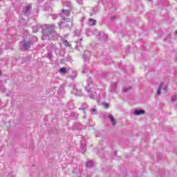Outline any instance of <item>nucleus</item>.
<instances>
[{
  "label": "nucleus",
  "instance_id": "nucleus-29",
  "mask_svg": "<svg viewBox=\"0 0 177 177\" xmlns=\"http://www.w3.org/2000/svg\"><path fill=\"white\" fill-rule=\"evenodd\" d=\"M82 73H83V74H88V71L86 70V68H84L83 69Z\"/></svg>",
  "mask_w": 177,
  "mask_h": 177
},
{
  "label": "nucleus",
  "instance_id": "nucleus-21",
  "mask_svg": "<svg viewBox=\"0 0 177 177\" xmlns=\"http://www.w3.org/2000/svg\"><path fill=\"white\" fill-rule=\"evenodd\" d=\"M88 53H89V51H85L84 55H83V59L86 61L88 59H89V55H88Z\"/></svg>",
  "mask_w": 177,
  "mask_h": 177
},
{
  "label": "nucleus",
  "instance_id": "nucleus-8",
  "mask_svg": "<svg viewBox=\"0 0 177 177\" xmlns=\"http://www.w3.org/2000/svg\"><path fill=\"white\" fill-rule=\"evenodd\" d=\"M79 110H82L84 113L83 118L85 120L86 118V115L85 114L88 111V104L86 103L82 104V106L79 108Z\"/></svg>",
  "mask_w": 177,
  "mask_h": 177
},
{
  "label": "nucleus",
  "instance_id": "nucleus-2",
  "mask_svg": "<svg viewBox=\"0 0 177 177\" xmlns=\"http://www.w3.org/2000/svg\"><path fill=\"white\" fill-rule=\"evenodd\" d=\"M43 39H50V37L55 35V26L54 25H43L41 26Z\"/></svg>",
  "mask_w": 177,
  "mask_h": 177
},
{
  "label": "nucleus",
  "instance_id": "nucleus-13",
  "mask_svg": "<svg viewBox=\"0 0 177 177\" xmlns=\"http://www.w3.org/2000/svg\"><path fill=\"white\" fill-rule=\"evenodd\" d=\"M108 118L110 120L111 123L113 127H115V125H117V122H115V119L114 118V116H113V115H109L108 116Z\"/></svg>",
  "mask_w": 177,
  "mask_h": 177
},
{
  "label": "nucleus",
  "instance_id": "nucleus-45",
  "mask_svg": "<svg viewBox=\"0 0 177 177\" xmlns=\"http://www.w3.org/2000/svg\"><path fill=\"white\" fill-rule=\"evenodd\" d=\"M0 1H2V0H0Z\"/></svg>",
  "mask_w": 177,
  "mask_h": 177
},
{
  "label": "nucleus",
  "instance_id": "nucleus-17",
  "mask_svg": "<svg viewBox=\"0 0 177 177\" xmlns=\"http://www.w3.org/2000/svg\"><path fill=\"white\" fill-rule=\"evenodd\" d=\"M115 89H117V83H112L111 84V88H110L111 92H115Z\"/></svg>",
  "mask_w": 177,
  "mask_h": 177
},
{
  "label": "nucleus",
  "instance_id": "nucleus-37",
  "mask_svg": "<svg viewBox=\"0 0 177 177\" xmlns=\"http://www.w3.org/2000/svg\"><path fill=\"white\" fill-rule=\"evenodd\" d=\"M175 75H177V70L174 72Z\"/></svg>",
  "mask_w": 177,
  "mask_h": 177
},
{
  "label": "nucleus",
  "instance_id": "nucleus-23",
  "mask_svg": "<svg viewBox=\"0 0 177 177\" xmlns=\"http://www.w3.org/2000/svg\"><path fill=\"white\" fill-rule=\"evenodd\" d=\"M62 43L64 44V45H65L66 46H68V47H70L71 45H70V43H68V41L66 40V39H64L62 41Z\"/></svg>",
  "mask_w": 177,
  "mask_h": 177
},
{
  "label": "nucleus",
  "instance_id": "nucleus-18",
  "mask_svg": "<svg viewBox=\"0 0 177 177\" xmlns=\"http://www.w3.org/2000/svg\"><path fill=\"white\" fill-rule=\"evenodd\" d=\"M97 12H99L98 6H95V7L93 8L92 13L91 14V16H92L93 15H96V13H97Z\"/></svg>",
  "mask_w": 177,
  "mask_h": 177
},
{
  "label": "nucleus",
  "instance_id": "nucleus-1",
  "mask_svg": "<svg viewBox=\"0 0 177 177\" xmlns=\"http://www.w3.org/2000/svg\"><path fill=\"white\" fill-rule=\"evenodd\" d=\"M96 84H93V82H92V78L90 77L87 80V85L85 87V89L88 93L89 97L91 99H93V100H97V102H99L100 100H104V93L101 92V93H98L96 91Z\"/></svg>",
  "mask_w": 177,
  "mask_h": 177
},
{
  "label": "nucleus",
  "instance_id": "nucleus-35",
  "mask_svg": "<svg viewBox=\"0 0 177 177\" xmlns=\"http://www.w3.org/2000/svg\"><path fill=\"white\" fill-rule=\"evenodd\" d=\"M115 17V16H112L111 17V20H113V19Z\"/></svg>",
  "mask_w": 177,
  "mask_h": 177
},
{
  "label": "nucleus",
  "instance_id": "nucleus-34",
  "mask_svg": "<svg viewBox=\"0 0 177 177\" xmlns=\"http://www.w3.org/2000/svg\"><path fill=\"white\" fill-rule=\"evenodd\" d=\"M82 151H86V147H83Z\"/></svg>",
  "mask_w": 177,
  "mask_h": 177
},
{
  "label": "nucleus",
  "instance_id": "nucleus-31",
  "mask_svg": "<svg viewBox=\"0 0 177 177\" xmlns=\"http://www.w3.org/2000/svg\"><path fill=\"white\" fill-rule=\"evenodd\" d=\"M85 19H86L85 17H82L81 18V19H80L81 23H84V21H85Z\"/></svg>",
  "mask_w": 177,
  "mask_h": 177
},
{
  "label": "nucleus",
  "instance_id": "nucleus-30",
  "mask_svg": "<svg viewBox=\"0 0 177 177\" xmlns=\"http://www.w3.org/2000/svg\"><path fill=\"white\" fill-rule=\"evenodd\" d=\"M103 106H104V107L105 109H109V104L104 103V104H103Z\"/></svg>",
  "mask_w": 177,
  "mask_h": 177
},
{
  "label": "nucleus",
  "instance_id": "nucleus-40",
  "mask_svg": "<svg viewBox=\"0 0 177 177\" xmlns=\"http://www.w3.org/2000/svg\"><path fill=\"white\" fill-rule=\"evenodd\" d=\"M175 34H176V35H177V30H176Z\"/></svg>",
  "mask_w": 177,
  "mask_h": 177
},
{
  "label": "nucleus",
  "instance_id": "nucleus-39",
  "mask_svg": "<svg viewBox=\"0 0 177 177\" xmlns=\"http://www.w3.org/2000/svg\"><path fill=\"white\" fill-rule=\"evenodd\" d=\"M78 48V44L75 46V49H77Z\"/></svg>",
  "mask_w": 177,
  "mask_h": 177
},
{
  "label": "nucleus",
  "instance_id": "nucleus-15",
  "mask_svg": "<svg viewBox=\"0 0 177 177\" xmlns=\"http://www.w3.org/2000/svg\"><path fill=\"white\" fill-rule=\"evenodd\" d=\"M67 78H70L72 80H75V78H77V72L75 71H73V75H68Z\"/></svg>",
  "mask_w": 177,
  "mask_h": 177
},
{
  "label": "nucleus",
  "instance_id": "nucleus-38",
  "mask_svg": "<svg viewBox=\"0 0 177 177\" xmlns=\"http://www.w3.org/2000/svg\"><path fill=\"white\" fill-rule=\"evenodd\" d=\"M38 1V2H42V1H44V0H37Z\"/></svg>",
  "mask_w": 177,
  "mask_h": 177
},
{
  "label": "nucleus",
  "instance_id": "nucleus-5",
  "mask_svg": "<svg viewBox=\"0 0 177 177\" xmlns=\"http://www.w3.org/2000/svg\"><path fill=\"white\" fill-rule=\"evenodd\" d=\"M34 45V41L31 40L24 41L21 44V50H28Z\"/></svg>",
  "mask_w": 177,
  "mask_h": 177
},
{
  "label": "nucleus",
  "instance_id": "nucleus-16",
  "mask_svg": "<svg viewBox=\"0 0 177 177\" xmlns=\"http://www.w3.org/2000/svg\"><path fill=\"white\" fill-rule=\"evenodd\" d=\"M88 26H96V20L95 19H88V24H87Z\"/></svg>",
  "mask_w": 177,
  "mask_h": 177
},
{
  "label": "nucleus",
  "instance_id": "nucleus-41",
  "mask_svg": "<svg viewBox=\"0 0 177 177\" xmlns=\"http://www.w3.org/2000/svg\"><path fill=\"white\" fill-rule=\"evenodd\" d=\"M2 75V72L0 71V76Z\"/></svg>",
  "mask_w": 177,
  "mask_h": 177
},
{
  "label": "nucleus",
  "instance_id": "nucleus-36",
  "mask_svg": "<svg viewBox=\"0 0 177 177\" xmlns=\"http://www.w3.org/2000/svg\"><path fill=\"white\" fill-rule=\"evenodd\" d=\"M35 41H38V38L37 37H34Z\"/></svg>",
  "mask_w": 177,
  "mask_h": 177
},
{
  "label": "nucleus",
  "instance_id": "nucleus-20",
  "mask_svg": "<svg viewBox=\"0 0 177 177\" xmlns=\"http://www.w3.org/2000/svg\"><path fill=\"white\" fill-rule=\"evenodd\" d=\"M86 165L88 168H92V167H93V162L92 160H88L87 161Z\"/></svg>",
  "mask_w": 177,
  "mask_h": 177
},
{
  "label": "nucleus",
  "instance_id": "nucleus-32",
  "mask_svg": "<svg viewBox=\"0 0 177 177\" xmlns=\"http://www.w3.org/2000/svg\"><path fill=\"white\" fill-rule=\"evenodd\" d=\"M77 2L79 5H82V0H77Z\"/></svg>",
  "mask_w": 177,
  "mask_h": 177
},
{
  "label": "nucleus",
  "instance_id": "nucleus-43",
  "mask_svg": "<svg viewBox=\"0 0 177 177\" xmlns=\"http://www.w3.org/2000/svg\"><path fill=\"white\" fill-rule=\"evenodd\" d=\"M49 9V10H52V8H48Z\"/></svg>",
  "mask_w": 177,
  "mask_h": 177
},
{
  "label": "nucleus",
  "instance_id": "nucleus-4",
  "mask_svg": "<svg viewBox=\"0 0 177 177\" xmlns=\"http://www.w3.org/2000/svg\"><path fill=\"white\" fill-rule=\"evenodd\" d=\"M60 28L71 30L73 28V21L71 19H64L59 24Z\"/></svg>",
  "mask_w": 177,
  "mask_h": 177
},
{
  "label": "nucleus",
  "instance_id": "nucleus-14",
  "mask_svg": "<svg viewBox=\"0 0 177 177\" xmlns=\"http://www.w3.org/2000/svg\"><path fill=\"white\" fill-rule=\"evenodd\" d=\"M145 111L143 109H136L134 111L135 115H140L142 114H145Z\"/></svg>",
  "mask_w": 177,
  "mask_h": 177
},
{
  "label": "nucleus",
  "instance_id": "nucleus-33",
  "mask_svg": "<svg viewBox=\"0 0 177 177\" xmlns=\"http://www.w3.org/2000/svg\"><path fill=\"white\" fill-rule=\"evenodd\" d=\"M51 16L53 17V19H57V15H52Z\"/></svg>",
  "mask_w": 177,
  "mask_h": 177
},
{
  "label": "nucleus",
  "instance_id": "nucleus-27",
  "mask_svg": "<svg viewBox=\"0 0 177 177\" xmlns=\"http://www.w3.org/2000/svg\"><path fill=\"white\" fill-rule=\"evenodd\" d=\"M47 57L49 59V60H52L53 55H52L50 53H48Z\"/></svg>",
  "mask_w": 177,
  "mask_h": 177
},
{
  "label": "nucleus",
  "instance_id": "nucleus-24",
  "mask_svg": "<svg viewBox=\"0 0 177 177\" xmlns=\"http://www.w3.org/2000/svg\"><path fill=\"white\" fill-rule=\"evenodd\" d=\"M132 89L131 87H124L123 88V92H129Z\"/></svg>",
  "mask_w": 177,
  "mask_h": 177
},
{
  "label": "nucleus",
  "instance_id": "nucleus-46",
  "mask_svg": "<svg viewBox=\"0 0 177 177\" xmlns=\"http://www.w3.org/2000/svg\"><path fill=\"white\" fill-rule=\"evenodd\" d=\"M0 82H1V80H0Z\"/></svg>",
  "mask_w": 177,
  "mask_h": 177
},
{
  "label": "nucleus",
  "instance_id": "nucleus-42",
  "mask_svg": "<svg viewBox=\"0 0 177 177\" xmlns=\"http://www.w3.org/2000/svg\"><path fill=\"white\" fill-rule=\"evenodd\" d=\"M1 103H2V102L0 100V106H1Z\"/></svg>",
  "mask_w": 177,
  "mask_h": 177
},
{
  "label": "nucleus",
  "instance_id": "nucleus-22",
  "mask_svg": "<svg viewBox=\"0 0 177 177\" xmlns=\"http://www.w3.org/2000/svg\"><path fill=\"white\" fill-rule=\"evenodd\" d=\"M90 111L91 114H97V109H96V108H93L90 109Z\"/></svg>",
  "mask_w": 177,
  "mask_h": 177
},
{
  "label": "nucleus",
  "instance_id": "nucleus-7",
  "mask_svg": "<svg viewBox=\"0 0 177 177\" xmlns=\"http://www.w3.org/2000/svg\"><path fill=\"white\" fill-rule=\"evenodd\" d=\"M71 15V11L70 10H67L66 8H63L59 13V16L63 19H67Z\"/></svg>",
  "mask_w": 177,
  "mask_h": 177
},
{
  "label": "nucleus",
  "instance_id": "nucleus-26",
  "mask_svg": "<svg viewBox=\"0 0 177 177\" xmlns=\"http://www.w3.org/2000/svg\"><path fill=\"white\" fill-rule=\"evenodd\" d=\"M24 63H30V57L27 56L25 57Z\"/></svg>",
  "mask_w": 177,
  "mask_h": 177
},
{
  "label": "nucleus",
  "instance_id": "nucleus-19",
  "mask_svg": "<svg viewBox=\"0 0 177 177\" xmlns=\"http://www.w3.org/2000/svg\"><path fill=\"white\" fill-rule=\"evenodd\" d=\"M59 73H60V74H67V68L64 67L60 68L59 69Z\"/></svg>",
  "mask_w": 177,
  "mask_h": 177
},
{
  "label": "nucleus",
  "instance_id": "nucleus-12",
  "mask_svg": "<svg viewBox=\"0 0 177 177\" xmlns=\"http://www.w3.org/2000/svg\"><path fill=\"white\" fill-rule=\"evenodd\" d=\"M42 26L41 24H37L36 26H34L32 27V30L33 31V32H38V31H39V28L42 29Z\"/></svg>",
  "mask_w": 177,
  "mask_h": 177
},
{
  "label": "nucleus",
  "instance_id": "nucleus-10",
  "mask_svg": "<svg viewBox=\"0 0 177 177\" xmlns=\"http://www.w3.org/2000/svg\"><path fill=\"white\" fill-rule=\"evenodd\" d=\"M63 6L64 8H67L68 10H71V9L73 8V4L70 1H64L63 2Z\"/></svg>",
  "mask_w": 177,
  "mask_h": 177
},
{
  "label": "nucleus",
  "instance_id": "nucleus-11",
  "mask_svg": "<svg viewBox=\"0 0 177 177\" xmlns=\"http://www.w3.org/2000/svg\"><path fill=\"white\" fill-rule=\"evenodd\" d=\"M99 35L100 41L105 42V41L107 39V35L104 34L103 32H100Z\"/></svg>",
  "mask_w": 177,
  "mask_h": 177
},
{
  "label": "nucleus",
  "instance_id": "nucleus-28",
  "mask_svg": "<svg viewBox=\"0 0 177 177\" xmlns=\"http://www.w3.org/2000/svg\"><path fill=\"white\" fill-rule=\"evenodd\" d=\"M177 97L176 95H174L171 97V102H175V100H176Z\"/></svg>",
  "mask_w": 177,
  "mask_h": 177
},
{
  "label": "nucleus",
  "instance_id": "nucleus-44",
  "mask_svg": "<svg viewBox=\"0 0 177 177\" xmlns=\"http://www.w3.org/2000/svg\"><path fill=\"white\" fill-rule=\"evenodd\" d=\"M1 151H2V149H0V153H1Z\"/></svg>",
  "mask_w": 177,
  "mask_h": 177
},
{
  "label": "nucleus",
  "instance_id": "nucleus-25",
  "mask_svg": "<svg viewBox=\"0 0 177 177\" xmlns=\"http://www.w3.org/2000/svg\"><path fill=\"white\" fill-rule=\"evenodd\" d=\"M80 34H81V30H77L75 32V35H76V37L80 36Z\"/></svg>",
  "mask_w": 177,
  "mask_h": 177
},
{
  "label": "nucleus",
  "instance_id": "nucleus-9",
  "mask_svg": "<svg viewBox=\"0 0 177 177\" xmlns=\"http://www.w3.org/2000/svg\"><path fill=\"white\" fill-rule=\"evenodd\" d=\"M161 91H163V92H167V86L164 85V83H161L160 84L159 88L156 91V95H161Z\"/></svg>",
  "mask_w": 177,
  "mask_h": 177
},
{
  "label": "nucleus",
  "instance_id": "nucleus-3",
  "mask_svg": "<svg viewBox=\"0 0 177 177\" xmlns=\"http://www.w3.org/2000/svg\"><path fill=\"white\" fill-rule=\"evenodd\" d=\"M32 9V7L31 6V4H27L26 6H24L22 8V13L20 15L21 19H22V20L24 21H27L28 20V17L31 13Z\"/></svg>",
  "mask_w": 177,
  "mask_h": 177
},
{
  "label": "nucleus",
  "instance_id": "nucleus-6",
  "mask_svg": "<svg viewBox=\"0 0 177 177\" xmlns=\"http://www.w3.org/2000/svg\"><path fill=\"white\" fill-rule=\"evenodd\" d=\"M69 90L71 91V93L76 95V96H81L82 95V91L81 90L77 89L75 84H70Z\"/></svg>",
  "mask_w": 177,
  "mask_h": 177
}]
</instances>
